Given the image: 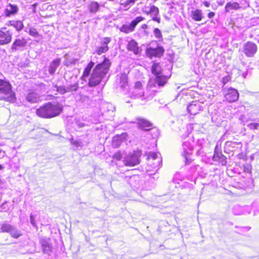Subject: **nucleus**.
<instances>
[{
    "mask_svg": "<svg viewBox=\"0 0 259 259\" xmlns=\"http://www.w3.org/2000/svg\"><path fill=\"white\" fill-rule=\"evenodd\" d=\"M110 65V60L104 56L103 62L97 64L93 69L89 79V85L94 87L98 85L108 73Z\"/></svg>",
    "mask_w": 259,
    "mask_h": 259,
    "instance_id": "obj_1",
    "label": "nucleus"
},
{
    "mask_svg": "<svg viewBox=\"0 0 259 259\" xmlns=\"http://www.w3.org/2000/svg\"><path fill=\"white\" fill-rule=\"evenodd\" d=\"M62 107L58 104H45L36 111L37 115L41 118H50L58 115L62 111Z\"/></svg>",
    "mask_w": 259,
    "mask_h": 259,
    "instance_id": "obj_2",
    "label": "nucleus"
},
{
    "mask_svg": "<svg viewBox=\"0 0 259 259\" xmlns=\"http://www.w3.org/2000/svg\"><path fill=\"white\" fill-rule=\"evenodd\" d=\"M154 90L150 91L147 89L146 90L143 88L142 84L140 81L135 83L134 88L131 93L130 97L133 99H140L141 101H147L153 97Z\"/></svg>",
    "mask_w": 259,
    "mask_h": 259,
    "instance_id": "obj_3",
    "label": "nucleus"
},
{
    "mask_svg": "<svg viewBox=\"0 0 259 259\" xmlns=\"http://www.w3.org/2000/svg\"><path fill=\"white\" fill-rule=\"evenodd\" d=\"M0 100L14 103L16 100L15 93L12 90L9 82L0 79Z\"/></svg>",
    "mask_w": 259,
    "mask_h": 259,
    "instance_id": "obj_4",
    "label": "nucleus"
},
{
    "mask_svg": "<svg viewBox=\"0 0 259 259\" xmlns=\"http://www.w3.org/2000/svg\"><path fill=\"white\" fill-rule=\"evenodd\" d=\"M160 154L155 152H150L148 155V165L146 167L147 171H157L161 166L162 160Z\"/></svg>",
    "mask_w": 259,
    "mask_h": 259,
    "instance_id": "obj_5",
    "label": "nucleus"
},
{
    "mask_svg": "<svg viewBox=\"0 0 259 259\" xmlns=\"http://www.w3.org/2000/svg\"><path fill=\"white\" fill-rule=\"evenodd\" d=\"M152 73L155 76V83L159 87H163L167 82L168 78L161 74V68L159 64L154 63L152 66Z\"/></svg>",
    "mask_w": 259,
    "mask_h": 259,
    "instance_id": "obj_6",
    "label": "nucleus"
},
{
    "mask_svg": "<svg viewBox=\"0 0 259 259\" xmlns=\"http://www.w3.org/2000/svg\"><path fill=\"white\" fill-rule=\"evenodd\" d=\"M141 155L140 151H134L124 158L123 163L125 165L134 166L140 163V157Z\"/></svg>",
    "mask_w": 259,
    "mask_h": 259,
    "instance_id": "obj_7",
    "label": "nucleus"
},
{
    "mask_svg": "<svg viewBox=\"0 0 259 259\" xmlns=\"http://www.w3.org/2000/svg\"><path fill=\"white\" fill-rule=\"evenodd\" d=\"M144 13L150 15L153 21H156L158 23L160 22L159 9L154 5L145 6L142 9Z\"/></svg>",
    "mask_w": 259,
    "mask_h": 259,
    "instance_id": "obj_8",
    "label": "nucleus"
},
{
    "mask_svg": "<svg viewBox=\"0 0 259 259\" xmlns=\"http://www.w3.org/2000/svg\"><path fill=\"white\" fill-rule=\"evenodd\" d=\"M144 19L145 18L142 16L137 17L131 22L130 24L123 25L120 28V31L125 33H129L133 32L138 24L143 21Z\"/></svg>",
    "mask_w": 259,
    "mask_h": 259,
    "instance_id": "obj_9",
    "label": "nucleus"
},
{
    "mask_svg": "<svg viewBox=\"0 0 259 259\" xmlns=\"http://www.w3.org/2000/svg\"><path fill=\"white\" fill-rule=\"evenodd\" d=\"M164 49L162 47H157L153 48L151 47H148L146 50V55L150 58L153 57H160L164 53Z\"/></svg>",
    "mask_w": 259,
    "mask_h": 259,
    "instance_id": "obj_10",
    "label": "nucleus"
},
{
    "mask_svg": "<svg viewBox=\"0 0 259 259\" xmlns=\"http://www.w3.org/2000/svg\"><path fill=\"white\" fill-rule=\"evenodd\" d=\"M203 110V103L198 101H192L187 106V111L191 115H196Z\"/></svg>",
    "mask_w": 259,
    "mask_h": 259,
    "instance_id": "obj_11",
    "label": "nucleus"
},
{
    "mask_svg": "<svg viewBox=\"0 0 259 259\" xmlns=\"http://www.w3.org/2000/svg\"><path fill=\"white\" fill-rule=\"evenodd\" d=\"M183 156L185 157L186 164H189L191 162V159L189 158L190 152L193 149V146L189 141H185L183 144Z\"/></svg>",
    "mask_w": 259,
    "mask_h": 259,
    "instance_id": "obj_12",
    "label": "nucleus"
},
{
    "mask_svg": "<svg viewBox=\"0 0 259 259\" xmlns=\"http://www.w3.org/2000/svg\"><path fill=\"white\" fill-rule=\"evenodd\" d=\"M257 50L256 45L251 41H247L243 46V52L248 57L253 56L256 53Z\"/></svg>",
    "mask_w": 259,
    "mask_h": 259,
    "instance_id": "obj_13",
    "label": "nucleus"
},
{
    "mask_svg": "<svg viewBox=\"0 0 259 259\" xmlns=\"http://www.w3.org/2000/svg\"><path fill=\"white\" fill-rule=\"evenodd\" d=\"M111 38L109 37H105L101 39V46L97 48L96 52L99 55L107 52L109 50L108 45L111 42Z\"/></svg>",
    "mask_w": 259,
    "mask_h": 259,
    "instance_id": "obj_14",
    "label": "nucleus"
},
{
    "mask_svg": "<svg viewBox=\"0 0 259 259\" xmlns=\"http://www.w3.org/2000/svg\"><path fill=\"white\" fill-rule=\"evenodd\" d=\"M12 33L6 28L0 30V44L6 45L11 42L12 40Z\"/></svg>",
    "mask_w": 259,
    "mask_h": 259,
    "instance_id": "obj_15",
    "label": "nucleus"
},
{
    "mask_svg": "<svg viewBox=\"0 0 259 259\" xmlns=\"http://www.w3.org/2000/svg\"><path fill=\"white\" fill-rule=\"evenodd\" d=\"M27 44V40L22 37L16 38L13 42L11 49L12 52H16L25 47Z\"/></svg>",
    "mask_w": 259,
    "mask_h": 259,
    "instance_id": "obj_16",
    "label": "nucleus"
},
{
    "mask_svg": "<svg viewBox=\"0 0 259 259\" xmlns=\"http://www.w3.org/2000/svg\"><path fill=\"white\" fill-rule=\"evenodd\" d=\"M225 98L229 102H235L238 99L239 93L236 90L230 88L226 91Z\"/></svg>",
    "mask_w": 259,
    "mask_h": 259,
    "instance_id": "obj_17",
    "label": "nucleus"
},
{
    "mask_svg": "<svg viewBox=\"0 0 259 259\" xmlns=\"http://www.w3.org/2000/svg\"><path fill=\"white\" fill-rule=\"evenodd\" d=\"M42 251L46 254L50 253L52 251L51 240L47 237L41 238L39 240Z\"/></svg>",
    "mask_w": 259,
    "mask_h": 259,
    "instance_id": "obj_18",
    "label": "nucleus"
},
{
    "mask_svg": "<svg viewBox=\"0 0 259 259\" xmlns=\"http://www.w3.org/2000/svg\"><path fill=\"white\" fill-rule=\"evenodd\" d=\"M126 49L128 51L133 52L135 55H138L141 52L138 43L134 39H131L128 42Z\"/></svg>",
    "mask_w": 259,
    "mask_h": 259,
    "instance_id": "obj_19",
    "label": "nucleus"
},
{
    "mask_svg": "<svg viewBox=\"0 0 259 259\" xmlns=\"http://www.w3.org/2000/svg\"><path fill=\"white\" fill-rule=\"evenodd\" d=\"M190 17L195 21H200L204 18L202 11L198 9H194L191 11Z\"/></svg>",
    "mask_w": 259,
    "mask_h": 259,
    "instance_id": "obj_20",
    "label": "nucleus"
},
{
    "mask_svg": "<svg viewBox=\"0 0 259 259\" xmlns=\"http://www.w3.org/2000/svg\"><path fill=\"white\" fill-rule=\"evenodd\" d=\"M26 101L31 104L38 103L40 101V96L35 92H30L26 96Z\"/></svg>",
    "mask_w": 259,
    "mask_h": 259,
    "instance_id": "obj_21",
    "label": "nucleus"
},
{
    "mask_svg": "<svg viewBox=\"0 0 259 259\" xmlns=\"http://www.w3.org/2000/svg\"><path fill=\"white\" fill-rule=\"evenodd\" d=\"M137 120L139 127L144 130L148 131L152 127V124L144 118H138Z\"/></svg>",
    "mask_w": 259,
    "mask_h": 259,
    "instance_id": "obj_22",
    "label": "nucleus"
},
{
    "mask_svg": "<svg viewBox=\"0 0 259 259\" xmlns=\"http://www.w3.org/2000/svg\"><path fill=\"white\" fill-rule=\"evenodd\" d=\"M61 62L60 59H57L53 61L49 68V72L50 74H53Z\"/></svg>",
    "mask_w": 259,
    "mask_h": 259,
    "instance_id": "obj_23",
    "label": "nucleus"
},
{
    "mask_svg": "<svg viewBox=\"0 0 259 259\" xmlns=\"http://www.w3.org/2000/svg\"><path fill=\"white\" fill-rule=\"evenodd\" d=\"M226 145L229 148V150L231 151H236L238 149L241 148V144L240 143L235 142H227Z\"/></svg>",
    "mask_w": 259,
    "mask_h": 259,
    "instance_id": "obj_24",
    "label": "nucleus"
},
{
    "mask_svg": "<svg viewBox=\"0 0 259 259\" xmlns=\"http://www.w3.org/2000/svg\"><path fill=\"white\" fill-rule=\"evenodd\" d=\"M213 158L215 160L220 161L223 164H225L226 163V156L223 155L221 152L217 151L216 150L214 151Z\"/></svg>",
    "mask_w": 259,
    "mask_h": 259,
    "instance_id": "obj_25",
    "label": "nucleus"
},
{
    "mask_svg": "<svg viewBox=\"0 0 259 259\" xmlns=\"http://www.w3.org/2000/svg\"><path fill=\"white\" fill-rule=\"evenodd\" d=\"M240 8V5L236 2L228 3L225 7L226 12H228L231 10H238Z\"/></svg>",
    "mask_w": 259,
    "mask_h": 259,
    "instance_id": "obj_26",
    "label": "nucleus"
},
{
    "mask_svg": "<svg viewBox=\"0 0 259 259\" xmlns=\"http://www.w3.org/2000/svg\"><path fill=\"white\" fill-rule=\"evenodd\" d=\"M94 65H95V63L92 61H91L88 64V65L86 66V67L85 68V69L83 71V75H82L83 77H87L89 76L91 71L92 69L93 68Z\"/></svg>",
    "mask_w": 259,
    "mask_h": 259,
    "instance_id": "obj_27",
    "label": "nucleus"
},
{
    "mask_svg": "<svg viewBox=\"0 0 259 259\" xmlns=\"http://www.w3.org/2000/svg\"><path fill=\"white\" fill-rule=\"evenodd\" d=\"M9 233L12 237L15 238H18L22 235L21 232L14 226H12Z\"/></svg>",
    "mask_w": 259,
    "mask_h": 259,
    "instance_id": "obj_28",
    "label": "nucleus"
},
{
    "mask_svg": "<svg viewBox=\"0 0 259 259\" xmlns=\"http://www.w3.org/2000/svg\"><path fill=\"white\" fill-rule=\"evenodd\" d=\"M122 143L121 137L119 135L115 136L113 137L112 144L114 147H118Z\"/></svg>",
    "mask_w": 259,
    "mask_h": 259,
    "instance_id": "obj_29",
    "label": "nucleus"
},
{
    "mask_svg": "<svg viewBox=\"0 0 259 259\" xmlns=\"http://www.w3.org/2000/svg\"><path fill=\"white\" fill-rule=\"evenodd\" d=\"M12 226L8 223L0 224V232H7L9 233Z\"/></svg>",
    "mask_w": 259,
    "mask_h": 259,
    "instance_id": "obj_30",
    "label": "nucleus"
},
{
    "mask_svg": "<svg viewBox=\"0 0 259 259\" xmlns=\"http://www.w3.org/2000/svg\"><path fill=\"white\" fill-rule=\"evenodd\" d=\"M18 7L15 5L10 4L7 8V15L15 14L18 11Z\"/></svg>",
    "mask_w": 259,
    "mask_h": 259,
    "instance_id": "obj_31",
    "label": "nucleus"
},
{
    "mask_svg": "<svg viewBox=\"0 0 259 259\" xmlns=\"http://www.w3.org/2000/svg\"><path fill=\"white\" fill-rule=\"evenodd\" d=\"M120 84L121 87L122 88L125 87V86L127 84V76L125 74H122L120 76Z\"/></svg>",
    "mask_w": 259,
    "mask_h": 259,
    "instance_id": "obj_32",
    "label": "nucleus"
},
{
    "mask_svg": "<svg viewBox=\"0 0 259 259\" xmlns=\"http://www.w3.org/2000/svg\"><path fill=\"white\" fill-rule=\"evenodd\" d=\"M66 88V91L67 92L76 91L78 88V84L77 83H74L67 86Z\"/></svg>",
    "mask_w": 259,
    "mask_h": 259,
    "instance_id": "obj_33",
    "label": "nucleus"
},
{
    "mask_svg": "<svg viewBox=\"0 0 259 259\" xmlns=\"http://www.w3.org/2000/svg\"><path fill=\"white\" fill-rule=\"evenodd\" d=\"M71 144L74 145L75 147H82L83 146V144L80 141H74L72 138L70 139Z\"/></svg>",
    "mask_w": 259,
    "mask_h": 259,
    "instance_id": "obj_34",
    "label": "nucleus"
},
{
    "mask_svg": "<svg viewBox=\"0 0 259 259\" xmlns=\"http://www.w3.org/2000/svg\"><path fill=\"white\" fill-rule=\"evenodd\" d=\"M99 7V5L97 2H93L91 4L90 11L92 12H97Z\"/></svg>",
    "mask_w": 259,
    "mask_h": 259,
    "instance_id": "obj_35",
    "label": "nucleus"
},
{
    "mask_svg": "<svg viewBox=\"0 0 259 259\" xmlns=\"http://www.w3.org/2000/svg\"><path fill=\"white\" fill-rule=\"evenodd\" d=\"M123 154L124 152L118 151L113 155L112 158L117 160H120L121 159L123 155Z\"/></svg>",
    "mask_w": 259,
    "mask_h": 259,
    "instance_id": "obj_36",
    "label": "nucleus"
},
{
    "mask_svg": "<svg viewBox=\"0 0 259 259\" xmlns=\"http://www.w3.org/2000/svg\"><path fill=\"white\" fill-rule=\"evenodd\" d=\"M55 88L57 89V91L60 94H64L65 93H67L66 88L65 86L58 87L56 85Z\"/></svg>",
    "mask_w": 259,
    "mask_h": 259,
    "instance_id": "obj_37",
    "label": "nucleus"
},
{
    "mask_svg": "<svg viewBox=\"0 0 259 259\" xmlns=\"http://www.w3.org/2000/svg\"><path fill=\"white\" fill-rule=\"evenodd\" d=\"M153 33L156 38L158 39H162V35L159 29L155 28Z\"/></svg>",
    "mask_w": 259,
    "mask_h": 259,
    "instance_id": "obj_38",
    "label": "nucleus"
},
{
    "mask_svg": "<svg viewBox=\"0 0 259 259\" xmlns=\"http://www.w3.org/2000/svg\"><path fill=\"white\" fill-rule=\"evenodd\" d=\"M80 101L82 103H84L87 105H89L90 104V100L89 97L84 95L81 96Z\"/></svg>",
    "mask_w": 259,
    "mask_h": 259,
    "instance_id": "obj_39",
    "label": "nucleus"
},
{
    "mask_svg": "<svg viewBox=\"0 0 259 259\" xmlns=\"http://www.w3.org/2000/svg\"><path fill=\"white\" fill-rule=\"evenodd\" d=\"M29 35L33 37H37L38 36L39 34L36 31V30L34 28H30L29 29V32H28Z\"/></svg>",
    "mask_w": 259,
    "mask_h": 259,
    "instance_id": "obj_40",
    "label": "nucleus"
},
{
    "mask_svg": "<svg viewBox=\"0 0 259 259\" xmlns=\"http://www.w3.org/2000/svg\"><path fill=\"white\" fill-rule=\"evenodd\" d=\"M14 26L18 31L21 30L23 28V23L20 21H16L15 22Z\"/></svg>",
    "mask_w": 259,
    "mask_h": 259,
    "instance_id": "obj_41",
    "label": "nucleus"
},
{
    "mask_svg": "<svg viewBox=\"0 0 259 259\" xmlns=\"http://www.w3.org/2000/svg\"><path fill=\"white\" fill-rule=\"evenodd\" d=\"M248 127L251 130L257 129L259 127V123H252L248 125Z\"/></svg>",
    "mask_w": 259,
    "mask_h": 259,
    "instance_id": "obj_42",
    "label": "nucleus"
},
{
    "mask_svg": "<svg viewBox=\"0 0 259 259\" xmlns=\"http://www.w3.org/2000/svg\"><path fill=\"white\" fill-rule=\"evenodd\" d=\"M30 221L31 224L33 227L37 228V226L36 225L35 221V217L32 214H31L30 215Z\"/></svg>",
    "mask_w": 259,
    "mask_h": 259,
    "instance_id": "obj_43",
    "label": "nucleus"
},
{
    "mask_svg": "<svg viewBox=\"0 0 259 259\" xmlns=\"http://www.w3.org/2000/svg\"><path fill=\"white\" fill-rule=\"evenodd\" d=\"M205 143V140L204 139H198L197 141V144L201 147L203 146V145Z\"/></svg>",
    "mask_w": 259,
    "mask_h": 259,
    "instance_id": "obj_44",
    "label": "nucleus"
},
{
    "mask_svg": "<svg viewBox=\"0 0 259 259\" xmlns=\"http://www.w3.org/2000/svg\"><path fill=\"white\" fill-rule=\"evenodd\" d=\"M135 3V0H126L125 2L124 5L125 7H126L127 6L132 4L134 5Z\"/></svg>",
    "mask_w": 259,
    "mask_h": 259,
    "instance_id": "obj_45",
    "label": "nucleus"
},
{
    "mask_svg": "<svg viewBox=\"0 0 259 259\" xmlns=\"http://www.w3.org/2000/svg\"><path fill=\"white\" fill-rule=\"evenodd\" d=\"M244 171L247 172H251V165H247L244 167Z\"/></svg>",
    "mask_w": 259,
    "mask_h": 259,
    "instance_id": "obj_46",
    "label": "nucleus"
},
{
    "mask_svg": "<svg viewBox=\"0 0 259 259\" xmlns=\"http://www.w3.org/2000/svg\"><path fill=\"white\" fill-rule=\"evenodd\" d=\"M215 15V13L213 12H209L208 14H207V16L209 18H213Z\"/></svg>",
    "mask_w": 259,
    "mask_h": 259,
    "instance_id": "obj_47",
    "label": "nucleus"
},
{
    "mask_svg": "<svg viewBox=\"0 0 259 259\" xmlns=\"http://www.w3.org/2000/svg\"><path fill=\"white\" fill-rule=\"evenodd\" d=\"M153 87H156V85L150 80L148 83V88H152Z\"/></svg>",
    "mask_w": 259,
    "mask_h": 259,
    "instance_id": "obj_48",
    "label": "nucleus"
},
{
    "mask_svg": "<svg viewBox=\"0 0 259 259\" xmlns=\"http://www.w3.org/2000/svg\"><path fill=\"white\" fill-rule=\"evenodd\" d=\"M241 207L240 206H235L233 208V210H234V213L235 214H237V215H239V214H240V213H237L235 211L236 209H240Z\"/></svg>",
    "mask_w": 259,
    "mask_h": 259,
    "instance_id": "obj_49",
    "label": "nucleus"
},
{
    "mask_svg": "<svg viewBox=\"0 0 259 259\" xmlns=\"http://www.w3.org/2000/svg\"><path fill=\"white\" fill-rule=\"evenodd\" d=\"M148 28V25L146 24H144L141 26V28L143 29H146Z\"/></svg>",
    "mask_w": 259,
    "mask_h": 259,
    "instance_id": "obj_50",
    "label": "nucleus"
},
{
    "mask_svg": "<svg viewBox=\"0 0 259 259\" xmlns=\"http://www.w3.org/2000/svg\"><path fill=\"white\" fill-rule=\"evenodd\" d=\"M204 5L206 7H209L210 6V3L208 2H204Z\"/></svg>",
    "mask_w": 259,
    "mask_h": 259,
    "instance_id": "obj_51",
    "label": "nucleus"
},
{
    "mask_svg": "<svg viewBox=\"0 0 259 259\" xmlns=\"http://www.w3.org/2000/svg\"><path fill=\"white\" fill-rule=\"evenodd\" d=\"M6 205H7V203H3V204L2 205V206H1V207H2V209L1 210H3V209H6V207H6Z\"/></svg>",
    "mask_w": 259,
    "mask_h": 259,
    "instance_id": "obj_52",
    "label": "nucleus"
},
{
    "mask_svg": "<svg viewBox=\"0 0 259 259\" xmlns=\"http://www.w3.org/2000/svg\"><path fill=\"white\" fill-rule=\"evenodd\" d=\"M227 81H228V79L227 78H223V82L224 84L226 83Z\"/></svg>",
    "mask_w": 259,
    "mask_h": 259,
    "instance_id": "obj_53",
    "label": "nucleus"
},
{
    "mask_svg": "<svg viewBox=\"0 0 259 259\" xmlns=\"http://www.w3.org/2000/svg\"><path fill=\"white\" fill-rule=\"evenodd\" d=\"M221 2L219 3V4L222 5L224 3V0H221Z\"/></svg>",
    "mask_w": 259,
    "mask_h": 259,
    "instance_id": "obj_54",
    "label": "nucleus"
},
{
    "mask_svg": "<svg viewBox=\"0 0 259 259\" xmlns=\"http://www.w3.org/2000/svg\"><path fill=\"white\" fill-rule=\"evenodd\" d=\"M3 168H4V167L2 165L0 164V170L3 169Z\"/></svg>",
    "mask_w": 259,
    "mask_h": 259,
    "instance_id": "obj_55",
    "label": "nucleus"
},
{
    "mask_svg": "<svg viewBox=\"0 0 259 259\" xmlns=\"http://www.w3.org/2000/svg\"><path fill=\"white\" fill-rule=\"evenodd\" d=\"M110 106L112 108H113V109H114V107H112V105H109V104H108V105H107V106H108H108Z\"/></svg>",
    "mask_w": 259,
    "mask_h": 259,
    "instance_id": "obj_56",
    "label": "nucleus"
},
{
    "mask_svg": "<svg viewBox=\"0 0 259 259\" xmlns=\"http://www.w3.org/2000/svg\"><path fill=\"white\" fill-rule=\"evenodd\" d=\"M144 32H145V33H147V32H146V31H145V30L144 31Z\"/></svg>",
    "mask_w": 259,
    "mask_h": 259,
    "instance_id": "obj_57",
    "label": "nucleus"
},
{
    "mask_svg": "<svg viewBox=\"0 0 259 259\" xmlns=\"http://www.w3.org/2000/svg\"><path fill=\"white\" fill-rule=\"evenodd\" d=\"M80 126H83V124H80Z\"/></svg>",
    "mask_w": 259,
    "mask_h": 259,
    "instance_id": "obj_58",
    "label": "nucleus"
},
{
    "mask_svg": "<svg viewBox=\"0 0 259 259\" xmlns=\"http://www.w3.org/2000/svg\"><path fill=\"white\" fill-rule=\"evenodd\" d=\"M1 152H2V151H1V150H0V153H1Z\"/></svg>",
    "mask_w": 259,
    "mask_h": 259,
    "instance_id": "obj_59",
    "label": "nucleus"
}]
</instances>
